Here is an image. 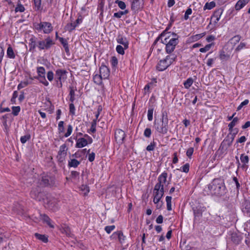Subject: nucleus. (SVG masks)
<instances>
[{"mask_svg":"<svg viewBox=\"0 0 250 250\" xmlns=\"http://www.w3.org/2000/svg\"><path fill=\"white\" fill-rule=\"evenodd\" d=\"M166 45V51L167 53H172L179 43L178 36L173 34L172 36H167V34L162 33L154 41L152 46L155 45L158 42Z\"/></svg>","mask_w":250,"mask_h":250,"instance_id":"nucleus-1","label":"nucleus"},{"mask_svg":"<svg viewBox=\"0 0 250 250\" xmlns=\"http://www.w3.org/2000/svg\"><path fill=\"white\" fill-rule=\"evenodd\" d=\"M29 51H35L36 47L39 50H48L55 44L53 40L48 37L44 40H39L35 36H32L29 40Z\"/></svg>","mask_w":250,"mask_h":250,"instance_id":"nucleus-2","label":"nucleus"},{"mask_svg":"<svg viewBox=\"0 0 250 250\" xmlns=\"http://www.w3.org/2000/svg\"><path fill=\"white\" fill-rule=\"evenodd\" d=\"M211 194L216 196H222L226 192V188L224 180L221 178L214 179L208 186Z\"/></svg>","mask_w":250,"mask_h":250,"instance_id":"nucleus-3","label":"nucleus"},{"mask_svg":"<svg viewBox=\"0 0 250 250\" xmlns=\"http://www.w3.org/2000/svg\"><path fill=\"white\" fill-rule=\"evenodd\" d=\"M30 196L33 199L38 201H43L45 204L47 205V208L51 209H53L54 207L53 202L50 199V196H45L44 194L41 192V189L39 188H33L30 192Z\"/></svg>","mask_w":250,"mask_h":250,"instance_id":"nucleus-4","label":"nucleus"},{"mask_svg":"<svg viewBox=\"0 0 250 250\" xmlns=\"http://www.w3.org/2000/svg\"><path fill=\"white\" fill-rule=\"evenodd\" d=\"M168 123L167 115H165L164 113H163L161 120L159 122H154V127L159 133L166 134L168 131Z\"/></svg>","mask_w":250,"mask_h":250,"instance_id":"nucleus-5","label":"nucleus"},{"mask_svg":"<svg viewBox=\"0 0 250 250\" xmlns=\"http://www.w3.org/2000/svg\"><path fill=\"white\" fill-rule=\"evenodd\" d=\"M34 27L38 31H42L44 34H49L53 30V27L49 22L42 21L34 23Z\"/></svg>","mask_w":250,"mask_h":250,"instance_id":"nucleus-6","label":"nucleus"},{"mask_svg":"<svg viewBox=\"0 0 250 250\" xmlns=\"http://www.w3.org/2000/svg\"><path fill=\"white\" fill-rule=\"evenodd\" d=\"M68 148L65 144L61 145L58 152L57 159L59 163H63L65 161Z\"/></svg>","mask_w":250,"mask_h":250,"instance_id":"nucleus-7","label":"nucleus"},{"mask_svg":"<svg viewBox=\"0 0 250 250\" xmlns=\"http://www.w3.org/2000/svg\"><path fill=\"white\" fill-rule=\"evenodd\" d=\"M154 198L153 202L155 204L158 203L162 197L164 195V189L163 188H160L158 186H155L154 190Z\"/></svg>","mask_w":250,"mask_h":250,"instance_id":"nucleus-8","label":"nucleus"},{"mask_svg":"<svg viewBox=\"0 0 250 250\" xmlns=\"http://www.w3.org/2000/svg\"><path fill=\"white\" fill-rule=\"evenodd\" d=\"M167 173L164 171L161 173L158 178V183L156 184V186H158L160 188H163L164 186H167L169 182L167 181Z\"/></svg>","mask_w":250,"mask_h":250,"instance_id":"nucleus-9","label":"nucleus"},{"mask_svg":"<svg viewBox=\"0 0 250 250\" xmlns=\"http://www.w3.org/2000/svg\"><path fill=\"white\" fill-rule=\"evenodd\" d=\"M54 184V178L48 175H43L42 177L41 185L42 186H52Z\"/></svg>","mask_w":250,"mask_h":250,"instance_id":"nucleus-10","label":"nucleus"},{"mask_svg":"<svg viewBox=\"0 0 250 250\" xmlns=\"http://www.w3.org/2000/svg\"><path fill=\"white\" fill-rule=\"evenodd\" d=\"M67 72L64 69H59L55 71V79L58 81H65L67 79Z\"/></svg>","mask_w":250,"mask_h":250,"instance_id":"nucleus-11","label":"nucleus"},{"mask_svg":"<svg viewBox=\"0 0 250 250\" xmlns=\"http://www.w3.org/2000/svg\"><path fill=\"white\" fill-rule=\"evenodd\" d=\"M234 139V135H231L230 137H229V135H228L221 143L220 148L222 149H227L232 145Z\"/></svg>","mask_w":250,"mask_h":250,"instance_id":"nucleus-12","label":"nucleus"},{"mask_svg":"<svg viewBox=\"0 0 250 250\" xmlns=\"http://www.w3.org/2000/svg\"><path fill=\"white\" fill-rule=\"evenodd\" d=\"M125 134V132L120 129H117L115 131V139L118 144H121L123 143Z\"/></svg>","mask_w":250,"mask_h":250,"instance_id":"nucleus-13","label":"nucleus"},{"mask_svg":"<svg viewBox=\"0 0 250 250\" xmlns=\"http://www.w3.org/2000/svg\"><path fill=\"white\" fill-rule=\"evenodd\" d=\"M109 69L104 65H102L100 67V75L102 76L104 80L106 79L109 76Z\"/></svg>","mask_w":250,"mask_h":250,"instance_id":"nucleus-14","label":"nucleus"},{"mask_svg":"<svg viewBox=\"0 0 250 250\" xmlns=\"http://www.w3.org/2000/svg\"><path fill=\"white\" fill-rule=\"evenodd\" d=\"M242 211L245 215L250 217V201H246L243 203Z\"/></svg>","mask_w":250,"mask_h":250,"instance_id":"nucleus-15","label":"nucleus"},{"mask_svg":"<svg viewBox=\"0 0 250 250\" xmlns=\"http://www.w3.org/2000/svg\"><path fill=\"white\" fill-rule=\"evenodd\" d=\"M116 41L118 43L124 46V48H128L129 42L126 37L121 35H119L116 38Z\"/></svg>","mask_w":250,"mask_h":250,"instance_id":"nucleus-16","label":"nucleus"},{"mask_svg":"<svg viewBox=\"0 0 250 250\" xmlns=\"http://www.w3.org/2000/svg\"><path fill=\"white\" fill-rule=\"evenodd\" d=\"M170 65L167 62L165 59L161 60L158 63L156 68L158 71H162L166 70Z\"/></svg>","mask_w":250,"mask_h":250,"instance_id":"nucleus-17","label":"nucleus"},{"mask_svg":"<svg viewBox=\"0 0 250 250\" xmlns=\"http://www.w3.org/2000/svg\"><path fill=\"white\" fill-rule=\"evenodd\" d=\"M193 209L194 217L195 219H197L202 216V213L205 210L206 208L200 206L195 208H193Z\"/></svg>","mask_w":250,"mask_h":250,"instance_id":"nucleus-18","label":"nucleus"},{"mask_svg":"<svg viewBox=\"0 0 250 250\" xmlns=\"http://www.w3.org/2000/svg\"><path fill=\"white\" fill-rule=\"evenodd\" d=\"M144 0H133L131 3V9L137 10L143 7Z\"/></svg>","mask_w":250,"mask_h":250,"instance_id":"nucleus-19","label":"nucleus"},{"mask_svg":"<svg viewBox=\"0 0 250 250\" xmlns=\"http://www.w3.org/2000/svg\"><path fill=\"white\" fill-rule=\"evenodd\" d=\"M76 147L77 148H82L88 144L87 140L84 138L76 139Z\"/></svg>","mask_w":250,"mask_h":250,"instance_id":"nucleus-20","label":"nucleus"},{"mask_svg":"<svg viewBox=\"0 0 250 250\" xmlns=\"http://www.w3.org/2000/svg\"><path fill=\"white\" fill-rule=\"evenodd\" d=\"M81 22H82V20L78 19L75 22L67 24L66 27L67 30L70 32L74 30L77 25Z\"/></svg>","mask_w":250,"mask_h":250,"instance_id":"nucleus-21","label":"nucleus"},{"mask_svg":"<svg viewBox=\"0 0 250 250\" xmlns=\"http://www.w3.org/2000/svg\"><path fill=\"white\" fill-rule=\"evenodd\" d=\"M223 12V9L222 8H219L216 10L213 15L212 18L215 19V22H217L220 19L221 16Z\"/></svg>","mask_w":250,"mask_h":250,"instance_id":"nucleus-22","label":"nucleus"},{"mask_svg":"<svg viewBox=\"0 0 250 250\" xmlns=\"http://www.w3.org/2000/svg\"><path fill=\"white\" fill-rule=\"evenodd\" d=\"M6 56L7 58L11 59H14L16 58L15 53L10 44L8 45L6 51Z\"/></svg>","mask_w":250,"mask_h":250,"instance_id":"nucleus-23","label":"nucleus"},{"mask_svg":"<svg viewBox=\"0 0 250 250\" xmlns=\"http://www.w3.org/2000/svg\"><path fill=\"white\" fill-rule=\"evenodd\" d=\"M250 0H239L235 5V9L239 10L244 7Z\"/></svg>","mask_w":250,"mask_h":250,"instance_id":"nucleus-24","label":"nucleus"},{"mask_svg":"<svg viewBox=\"0 0 250 250\" xmlns=\"http://www.w3.org/2000/svg\"><path fill=\"white\" fill-rule=\"evenodd\" d=\"M169 54L167 55L165 59L167 61V62L170 65L174 61H175L177 56L175 54L169 53Z\"/></svg>","mask_w":250,"mask_h":250,"instance_id":"nucleus-25","label":"nucleus"},{"mask_svg":"<svg viewBox=\"0 0 250 250\" xmlns=\"http://www.w3.org/2000/svg\"><path fill=\"white\" fill-rule=\"evenodd\" d=\"M240 159L241 162L243 164L242 167L244 168L246 167L247 164H248L249 162V156L245 154H242L240 156Z\"/></svg>","mask_w":250,"mask_h":250,"instance_id":"nucleus-26","label":"nucleus"},{"mask_svg":"<svg viewBox=\"0 0 250 250\" xmlns=\"http://www.w3.org/2000/svg\"><path fill=\"white\" fill-rule=\"evenodd\" d=\"M59 40L60 42H61V43L63 45L66 53H69V46H68V42H67V41H66V40L63 38H62V37H59Z\"/></svg>","mask_w":250,"mask_h":250,"instance_id":"nucleus-27","label":"nucleus"},{"mask_svg":"<svg viewBox=\"0 0 250 250\" xmlns=\"http://www.w3.org/2000/svg\"><path fill=\"white\" fill-rule=\"evenodd\" d=\"M239 119L237 117H235L232 121L229 124V130L230 132L233 131V127L238 123Z\"/></svg>","mask_w":250,"mask_h":250,"instance_id":"nucleus-28","label":"nucleus"},{"mask_svg":"<svg viewBox=\"0 0 250 250\" xmlns=\"http://www.w3.org/2000/svg\"><path fill=\"white\" fill-rule=\"evenodd\" d=\"M103 79L104 78L100 74H96L93 76V81L98 85H101L102 83Z\"/></svg>","mask_w":250,"mask_h":250,"instance_id":"nucleus-29","label":"nucleus"},{"mask_svg":"<svg viewBox=\"0 0 250 250\" xmlns=\"http://www.w3.org/2000/svg\"><path fill=\"white\" fill-rule=\"evenodd\" d=\"M80 162L77 160L72 159L69 161L68 165L69 167H76L80 165Z\"/></svg>","mask_w":250,"mask_h":250,"instance_id":"nucleus-30","label":"nucleus"},{"mask_svg":"<svg viewBox=\"0 0 250 250\" xmlns=\"http://www.w3.org/2000/svg\"><path fill=\"white\" fill-rule=\"evenodd\" d=\"M36 78L44 85L47 86L49 85V83L46 80L45 75H42L40 76H38Z\"/></svg>","mask_w":250,"mask_h":250,"instance_id":"nucleus-31","label":"nucleus"},{"mask_svg":"<svg viewBox=\"0 0 250 250\" xmlns=\"http://www.w3.org/2000/svg\"><path fill=\"white\" fill-rule=\"evenodd\" d=\"M193 83V79L192 78H189L186 81L184 82L183 84L185 88L188 89L191 86Z\"/></svg>","mask_w":250,"mask_h":250,"instance_id":"nucleus-32","label":"nucleus"},{"mask_svg":"<svg viewBox=\"0 0 250 250\" xmlns=\"http://www.w3.org/2000/svg\"><path fill=\"white\" fill-rule=\"evenodd\" d=\"M241 36L239 35H236L232 37L229 41L233 45H235L239 42L241 40Z\"/></svg>","mask_w":250,"mask_h":250,"instance_id":"nucleus-33","label":"nucleus"},{"mask_svg":"<svg viewBox=\"0 0 250 250\" xmlns=\"http://www.w3.org/2000/svg\"><path fill=\"white\" fill-rule=\"evenodd\" d=\"M61 232L65 234H70L71 233L70 228L66 225H64L61 229Z\"/></svg>","mask_w":250,"mask_h":250,"instance_id":"nucleus-34","label":"nucleus"},{"mask_svg":"<svg viewBox=\"0 0 250 250\" xmlns=\"http://www.w3.org/2000/svg\"><path fill=\"white\" fill-rule=\"evenodd\" d=\"M31 82H29L28 80H25L23 82H21L18 85V89H21L27 86L29 84L31 83Z\"/></svg>","mask_w":250,"mask_h":250,"instance_id":"nucleus-35","label":"nucleus"},{"mask_svg":"<svg viewBox=\"0 0 250 250\" xmlns=\"http://www.w3.org/2000/svg\"><path fill=\"white\" fill-rule=\"evenodd\" d=\"M231 239L234 243L238 244L241 241L242 238L241 235H231Z\"/></svg>","mask_w":250,"mask_h":250,"instance_id":"nucleus-36","label":"nucleus"},{"mask_svg":"<svg viewBox=\"0 0 250 250\" xmlns=\"http://www.w3.org/2000/svg\"><path fill=\"white\" fill-rule=\"evenodd\" d=\"M219 57L222 61H225L229 59V55L226 54L225 51H222L220 52Z\"/></svg>","mask_w":250,"mask_h":250,"instance_id":"nucleus-37","label":"nucleus"},{"mask_svg":"<svg viewBox=\"0 0 250 250\" xmlns=\"http://www.w3.org/2000/svg\"><path fill=\"white\" fill-rule=\"evenodd\" d=\"M171 196H167L166 198V200L167 202V209L168 210H171L172 209L171 208Z\"/></svg>","mask_w":250,"mask_h":250,"instance_id":"nucleus-38","label":"nucleus"},{"mask_svg":"<svg viewBox=\"0 0 250 250\" xmlns=\"http://www.w3.org/2000/svg\"><path fill=\"white\" fill-rule=\"evenodd\" d=\"M37 72L38 73V76H39L45 75V68L42 66L38 67L37 68Z\"/></svg>","mask_w":250,"mask_h":250,"instance_id":"nucleus-39","label":"nucleus"},{"mask_svg":"<svg viewBox=\"0 0 250 250\" xmlns=\"http://www.w3.org/2000/svg\"><path fill=\"white\" fill-rule=\"evenodd\" d=\"M245 48H248V47L247 46V43L244 42H241L235 48V51L238 52Z\"/></svg>","mask_w":250,"mask_h":250,"instance_id":"nucleus-40","label":"nucleus"},{"mask_svg":"<svg viewBox=\"0 0 250 250\" xmlns=\"http://www.w3.org/2000/svg\"><path fill=\"white\" fill-rule=\"evenodd\" d=\"M70 90L69 94V96H70L69 101L71 103H73L75 100V91L72 87H70Z\"/></svg>","mask_w":250,"mask_h":250,"instance_id":"nucleus-41","label":"nucleus"},{"mask_svg":"<svg viewBox=\"0 0 250 250\" xmlns=\"http://www.w3.org/2000/svg\"><path fill=\"white\" fill-rule=\"evenodd\" d=\"M215 6V3L214 1H211L209 3H206L205 5L204 6V9H211L213 7Z\"/></svg>","mask_w":250,"mask_h":250,"instance_id":"nucleus-42","label":"nucleus"},{"mask_svg":"<svg viewBox=\"0 0 250 250\" xmlns=\"http://www.w3.org/2000/svg\"><path fill=\"white\" fill-rule=\"evenodd\" d=\"M97 121L96 119H94L91 123V125L90 130L92 133H95L96 131V128L97 125Z\"/></svg>","mask_w":250,"mask_h":250,"instance_id":"nucleus-43","label":"nucleus"},{"mask_svg":"<svg viewBox=\"0 0 250 250\" xmlns=\"http://www.w3.org/2000/svg\"><path fill=\"white\" fill-rule=\"evenodd\" d=\"M31 136L30 134H27L26 135L21 136L20 140L22 144H25L27 141L30 139Z\"/></svg>","mask_w":250,"mask_h":250,"instance_id":"nucleus-44","label":"nucleus"},{"mask_svg":"<svg viewBox=\"0 0 250 250\" xmlns=\"http://www.w3.org/2000/svg\"><path fill=\"white\" fill-rule=\"evenodd\" d=\"M36 238L44 243H47L48 241L47 235H35Z\"/></svg>","mask_w":250,"mask_h":250,"instance_id":"nucleus-45","label":"nucleus"},{"mask_svg":"<svg viewBox=\"0 0 250 250\" xmlns=\"http://www.w3.org/2000/svg\"><path fill=\"white\" fill-rule=\"evenodd\" d=\"M24 10L25 8L23 5H22L21 3H18L15 10L16 12H23L24 11Z\"/></svg>","mask_w":250,"mask_h":250,"instance_id":"nucleus-46","label":"nucleus"},{"mask_svg":"<svg viewBox=\"0 0 250 250\" xmlns=\"http://www.w3.org/2000/svg\"><path fill=\"white\" fill-rule=\"evenodd\" d=\"M125 49L124 48V46H122L121 45H118L116 46V51L120 54L124 55L125 54L124 50Z\"/></svg>","mask_w":250,"mask_h":250,"instance_id":"nucleus-47","label":"nucleus"},{"mask_svg":"<svg viewBox=\"0 0 250 250\" xmlns=\"http://www.w3.org/2000/svg\"><path fill=\"white\" fill-rule=\"evenodd\" d=\"M12 114L14 116H17L19 114V113L21 110V108L19 106H13L12 107Z\"/></svg>","mask_w":250,"mask_h":250,"instance_id":"nucleus-48","label":"nucleus"},{"mask_svg":"<svg viewBox=\"0 0 250 250\" xmlns=\"http://www.w3.org/2000/svg\"><path fill=\"white\" fill-rule=\"evenodd\" d=\"M153 87V83H149L144 87V91H145V94H146V93H149L150 92V89L152 88Z\"/></svg>","mask_w":250,"mask_h":250,"instance_id":"nucleus-49","label":"nucleus"},{"mask_svg":"<svg viewBox=\"0 0 250 250\" xmlns=\"http://www.w3.org/2000/svg\"><path fill=\"white\" fill-rule=\"evenodd\" d=\"M73 130V127L71 125H69L67 126V129L66 132L65 133L64 136L65 137H68L72 133Z\"/></svg>","mask_w":250,"mask_h":250,"instance_id":"nucleus-50","label":"nucleus"},{"mask_svg":"<svg viewBox=\"0 0 250 250\" xmlns=\"http://www.w3.org/2000/svg\"><path fill=\"white\" fill-rule=\"evenodd\" d=\"M115 3L118 4V6L121 9H125L126 7V4L124 1L117 0L115 1Z\"/></svg>","mask_w":250,"mask_h":250,"instance_id":"nucleus-51","label":"nucleus"},{"mask_svg":"<svg viewBox=\"0 0 250 250\" xmlns=\"http://www.w3.org/2000/svg\"><path fill=\"white\" fill-rule=\"evenodd\" d=\"M152 133L151 130L150 128H146L145 129L144 135L146 138H150Z\"/></svg>","mask_w":250,"mask_h":250,"instance_id":"nucleus-52","label":"nucleus"},{"mask_svg":"<svg viewBox=\"0 0 250 250\" xmlns=\"http://www.w3.org/2000/svg\"><path fill=\"white\" fill-rule=\"evenodd\" d=\"M153 108H149L147 111V119L149 121H151L153 119Z\"/></svg>","mask_w":250,"mask_h":250,"instance_id":"nucleus-53","label":"nucleus"},{"mask_svg":"<svg viewBox=\"0 0 250 250\" xmlns=\"http://www.w3.org/2000/svg\"><path fill=\"white\" fill-rule=\"evenodd\" d=\"M35 9L36 10H39L41 7V0H33Z\"/></svg>","mask_w":250,"mask_h":250,"instance_id":"nucleus-54","label":"nucleus"},{"mask_svg":"<svg viewBox=\"0 0 250 250\" xmlns=\"http://www.w3.org/2000/svg\"><path fill=\"white\" fill-rule=\"evenodd\" d=\"M4 55V50L2 43H0V64L1 63Z\"/></svg>","mask_w":250,"mask_h":250,"instance_id":"nucleus-55","label":"nucleus"},{"mask_svg":"<svg viewBox=\"0 0 250 250\" xmlns=\"http://www.w3.org/2000/svg\"><path fill=\"white\" fill-rule=\"evenodd\" d=\"M192 9L188 7L186 10L185 15H184V19L185 20H187L189 18V16L192 14Z\"/></svg>","mask_w":250,"mask_h":250,"instance_id":"nucleus-56","label":"nucleus"},{"mask_svg":"<svg viewBox=\"0 0 250 250\" xmlns=\"http://www.w3.org/2000/svg\"><path fill=\"white\" fill-rule=\"evenodd\" d=\"M211 46V44H207L204 47L201 48L199 51L202 53L206 52L210 49Z\"/></svg>","mask_w":250,"mask_h":250,"instance_id":"nucleus-57","label":"nucleus"},{"mask_svg":"<svg viewBox=\"0 0 250 250\" xmlns=\"http://www.w3.org/2000/svg\"><path fill=\"white\" fill-rule=\"evenodd\" d=\"M155 147V143L153 141L150 144V145L147 146L146 149L148 151H152L154 149Z\"/></svg>","mask_w":250,"mask_h":250,"instance_id":"nucleus-58","label":"nucleus"},{"mask_svg":"<svg viewBox=\"0 0 250 250\" xmlns=\"http://www.w3.org/2000/svg\"><path fill=\"white\" fill-rule=\"evenodd\" d=\"M110 62L112 67H115L118 64V60L115 56L112 57Z\"/></svg>","mask_w":250,"mask_h":250,"instance_id":"nucleus-59","label":"nucleus"},{"mask_svg":"<svg viewBox=\"0 0 250 250\" xmlns=\"http://www.w3.org/2000/svg\"><path fill=\"white\" fill-rule=\"evenodd\" d=\"M54 74L52 71H49L47 73V78L50 81L52 82L54 79Z\"/></svg>","mask_w":250,"mask_h":250,"instance_id":"nucleus-60","label":"nucleus"},{"mask_svg":"<svg viewBox=\"0 0 250 250\" xmlns=\"http://www.w3.org/2000/svg\"><path fill=\"white\" fill-rule=\"evenodd\" d=\"M41 219L42 220V221L44 223H48L49 221L50 220V218L47 216L46 215L43 214H41Z\"/></svg>","mask_w":250,"mask_h":250,"instance_id":"nucleus-61","label":"nucleus"},{"mask_svg":"<svg viewBox=\"0 0 250 250\" xmlns=\"http://www.w3.org/2000/svg\"><path fill=\"white\" fill-rule=\"evenodd\" d=\"M181 170L185 173H188L189 171V165L188 163L186 164L181 168Z\"/></svg>","mask_w":250,"mask_h":250,"instance_id":"nucleus-62","label":"nucleus"},{"mask_svg":"<svg viewBox=\"0 0 250 250\" xmlns=\"http://www.w3.org/2000/svg\"><path fill=\"white\" fill-rule=\"evenodd\" d=\"M115 228V226L111 225L105 227L104 229L107 233H110L111 232V231L114 229Z\"/></svg>","mask_w":250,"mask_h":250,"instance_id":"nucleus-63","label":"nucleus"},{"mask_svg":"<svg viewBox=\"0 0 250 250\" xmlns=\"http://www.w3.org/2000/svg\"><path fill=\"white\" fill-rule=\"evenodd\" d=\"M64 122L63 121H60L58 124V130L60 133L64 131L63 127Z\"/></svg>","mask_w":250,"mask_h":250,"instance_id":"nucleus-64","label":"nucleus"}]
</instances>
